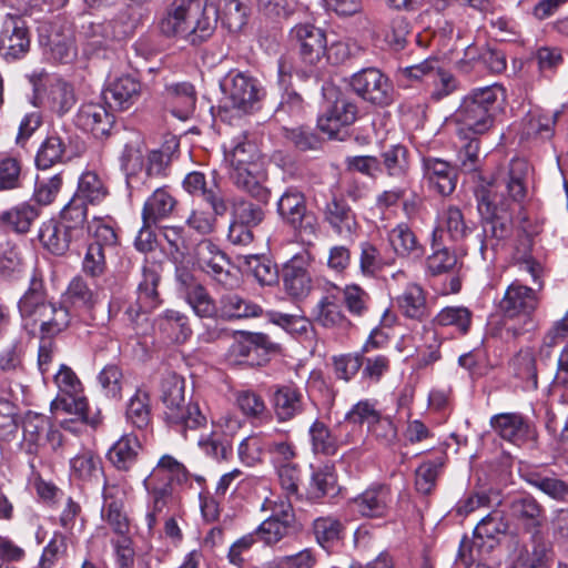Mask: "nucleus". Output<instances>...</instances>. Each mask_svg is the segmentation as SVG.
Returning a JSON list of instances; mask_svg holds the SVG:
<instances>
[{
    "instance_id": "f257e3e1",
    "label": "nucleus",
    "mask_w": 568,
    "mask_h": 568,
    "mask_svg": "<svg viewBox=\"0 0 568 568\" xmlns=\"http://www.w3.org/2000/svg\"><path fill=\"white\" fill-rule=\"evenodd\" d=\"M532 169L524 159H513L506 179L491 184L478 195V211L485 217L480 252L496 250L510 232L511 214L527 197Z\"/></svg>"
},
{
    "instance_id": "f03ea898",
    "label": "nucleus",
    "mask_w": 568,
    "mask_h": 568,
    "mask_svg": "<svg viewBox=\"0 0 568 568\" xmlns=\"http://www.w3.org/2000/svg\"><path fill=\"white\" fill-rule=\"evenodd\" d=\"M224 161L237 187L261 202L268 200L270 192L265 186L267 174L254 142L244 134L234 138L229 145H224Z\"/></svg>"
},
{
    "instance_id": "7ed1b4c3",
    "label": "nucleus",
    "mask_w": 568,
    "mask_h": 568,
    "mask_svg": "<svg viewBox=\"0 0 568 568\" xmlns=\"http://www.w3.org/2000/svg\"><path fill=\"white\" fill-rule=\"evenodd\" d=\"M216 11L199 0H174L160 22L161 31L199 44L214 31Z\"/></svg>"
},
{
    "instance_id": "20e7f679",
    "label": "nucleus",
    "mask_w": 568,
    "mask_h": 568,
    "mask_svg": "<svg viewBox=\"0 0 568 568\" xmlns=\"http://www.w3.org/2000/svg\"><path fill=\"white\" fill-rule=\"evenodd\" d=\"M506 91L498 84L471 90L455 113L457 133L460 138L484 134L493 125L491 110L498 100H505Z\"/></svg>"
},
{
    "instance_id": "39448f33",
    "label": "nucleus",
    "mask_w": 568,
    "mask_h": 568,
    "mask_svg": "<svg viewBox=\"0 0 568 568\" xmlns=\"http://www.w3.org/2000/svg\"><path fill=\"white\" fill-rule=\"evenodd\" d=\"M171 156L162 150H148L140 142L125 144L120 168L130 190L149 186L153 179L166 175Z\"/></svg>"
},
{
    "instance_id": "423d86ee",
    "label": "nucleus",
    "mask_w": 568,
    "mask_h": 568,
    "mask_svg": "<svg viewBox=\"0 0 568 568\" xmlns=\"http://www.w3.org/2000/svg\"><path fill=\"white\" fill-rule=\"evenodd\" d=\"M19 311L26 326L39 324L47 336L60 333L69 324L68 310L45 302L42 281L36 275L31 277L28 291L19 301Z\"/></svg>"
},
{
    "instance_id": "0eeeda50",
    "label": "nucleus",
    "mask_w": 568,
    "mask_h": 568,
    "mask_svg": "<svg viewBox=\"0 0 568 568\" xmlns=\"http://www.w3.org/2000/svg\"><path fill=\"white\" fill-rule=\"evenodd\" d=\"M190 477L191 474L183 464L171 455H163L143 480L150 497L149 509L162 513L172 495V484H186Z\"/></svg>"
},
{
    "instance_id": "6e6552de",
    "label": "nucleus",
    "mask_w": 568,
    "mask_h": 568,
    "mask_svg": "<svg viewBox=\"0 0 568 568\" xmlns=\"http://www.w3.org/2000/svg\"><path fill=\"white\" fill-rule=\"evenodd\" d=\"M162 402L165 406V419L171 426L184 430L206 425V416L199 404L185 403L184 384L178 376H169L162 382Z\"/></svg>"
},
{
    "instance_id": "1a4fd4ad",
    "label": "nucleus",
    "mask_w": 568,
    "mask_h": 568,
    "mask_svg": "<svg viewBox=\"0 0 568 568\" xmlns=\"http://www.w3.org/2000/svg\"><path fill=\"white\" fill-rule=\"evenodd\" d=\"M222 108L235 110L240 114L251 113L258 109L265 97V89L261 82L251 74L231 70L220 82Z\"/></svg>"
},
{
    "instance_id": "9d476101",
    "label": "nucleus",
    "mask_w": 568,
    "mask_h": 568,
    "mask_svg": "<svg viewBox=\"0 0 568 568\" xmlns=\"http://www.w3.org/2000/svg\"><path fill=\"white\" fill-rule=\"evenodd\" d=\"M29 80L33 87V104L58 115L68 113L75 104L74 89L62 78L44 70H34Z\"/></svg>"
},
{
    "instance_id": "9b49d317",
    "label": "nucleus",
    "mask_w": 568,
    "mask_h": 568,
    "mask_svg": "<svg viewBox=\"0 0 568 568\" xmlns=\"http://www.w3.org/2000/svg\"><path fill=\"white\" fill-rule=\"evenodd\" d=\"M131 22L126 12L103 22H85L80 34L84 38L83 53L87 57L99 54L114 42L124 39L131 32Z\"/></svg>"
},
{
    "instance_id": "f8f14e48",
    "label": "nucleus",
    "mask_w": 568,
    "mask_h": 568,
    "mask_svg": "<svg viewBox=\"0 0 568 568\" xmlns=\"http://www.w3.org/2000/svg\"><path fill=\"white\" fill-rule=\"evenodd\" d=\"M54 382L59 394L50 404L51 412L55 415L64 413L85 417L88 399L83 395L82 384L75 373L70 367L61 365L54 375Z\"/></svg>"
},
{
    "instance_id": "ddd939ff",
    "label": "nucleus",
    "mask_w": 568,
    "mask_h": 568,
    "mask_svg": "<svg viewBox=\"0 0 568 568\" xmlns=\"http://www.w3.org/2000/svg\"><path fill=\"white\" fill-rule=\"evenodd\" d=\"M263 508L271 509L272 514L255 529L258 540L266 546H274L288 535L294 520L291 501L266 499Z\"/></svg>"
},
{
    "instance_id": "4468645a",
    "label": "nucleus",
    "mask_w": 568,
    "mask_h": 568,
    "mask_svg": "<svg viewBox=\"0 0 568 568\" xmlns=\"http://www.w3.org/2000/svg\"><path fill=\"white\" fill-rule=\"evenodd\" d=\"M281 219L301 233L314 235L317 231L316 219L307 213L304 194L296 187H288L277 201Z\"/></svg>"
},
{
    "instance_id": "2eb2a0df",
    "label": "nucleus",
    "mask_w": 568,
    "mask_h": 568,
    "mask_svg": "<svg viewBox=\"0 0 568 568\" xmlns=\"http://www.w3.org/2000/svg\"><path fill=\"white\" fill-rule=\"evenodd\" d=\"M509 547L511 568H548L552 559L550 544L537 534L527 541L514 538Z\"/></svg>"
},
{
    "instance_id": "dca6fc26",
    "label": "nucleus",
    "mask_w": 568,
    "mask_h": 568,
    "mask_svg": "<svg viewBox=\"0 0 568 568\" xmlns=\"http://www.w3.org/2000/svg\"><path fill=\"white\" fill-rule=\"evenodd\" d=\"M30 49V33L26 22L7 16L0 30V55L8 62L22 59Z\"/></svg>"
},
{
    "instance_id": "f3484780",
    "label": "nucleus",
    "mask_w": 568,
    "mask_h": 568,
    "mask_svg": "<svg viewBox=\"0 0 568 568\" xmlns=\"http://www.w3.org/2000/svg\"><path fill=\"white\" fill-rule=\"evenodd\" d=\"M291 40L298 48L301 59L305 64L316 65L326 54V34L314 24H296L291 30Z\"/></svg>"
},
{
    "instance_id": "a211bd4d",
    "label": "nucleus",
    "mask_w": 568,
    "mask_h": 568,
    "mask_svg": "<svg viewBox=\"0 0 568 568\" xmlns=\"http://www.w3.org/2000/svg\"><path fill=\"white\" fill-rule=\"evenodd\" d=\"M351 87L364 100L378 105L390 101L392 84L377 69L367 68L353 74Z\"/></svg>"
},
{
    "instance_id": "6ab92c4d",
    "label": "nucleus",
    "mask_w": 568,
    "mask_h": 568,
    "mask_svg": "<svg viewBox=\"0 0 568 568\" xmlns=\"http://www.w3.org/2000/svg\"><path fill=\"white\" fill-rule=\"evenodd\" d=\"M142 84L128 73L111 75L108 80L103 97L110 108L125 111L133 106L141 98Z\"/></svg>"
},
{
    "instance_id": "aec40b11",
    "label": "nucleus",
    "mask_w": 568,
    "mask_h": 568,
    "mask_svg": "<svg viewBox=\"0 0 568 568\" xmlns=\"http://www.w3.org/2000/svg\"><path fill=\"white\" fill-rule=\"evenodd\" d=\"M538 306L536 292L519 282L511 283L500 301V308L508 317L523 315L525 317L526 329L534 326L531 314Z\"/></svg>"
},
{
    "instance_id": "412c9836",
    "label": "nucleus",
    "mask_w": 568,
    "mask_h": 568,
    "mask_svg": "<svg viewBox=\"0 0 568 568\" xmlns=\"http://www.w3.org/2000/svg\"><path fill=\"white\" fill-rule=\"evenodd\" d=\"M507 524L498 511L484 517L474 529L470 547V558L481 559L498 544V537L507 531Z\"/></svg>"
},
{
    "instance_id": "4be33fe9",
    "label": "nucleus",
    "mask_w": 568,
    "mask_h": 568,
    "mask_svg": "<svg viewBox=\"0 0 568 568\" xmlns=\"http://www.w3.org/2000/svg\"><path fill=\"white\" fill-rule=\"evenodd\" d=\"M312 257L307 252L295 254L283 267V285L294 298L306 297L312 290V277L308 272Z\"/></svg>"
},
{
    "instance_id": "5701e85b",
    "label": "nucleus",
    "mask_w": 568,
    "mask_h": 568,
    "mask_svg": "<svg viewBox=\"0 0 568 568\" xmlns=\"http://www.w3.org/2000/svg\"><path fill=\"white\" fill-rule=\"evenodd\" d=\"M490 426L500 438L523 446L535 438V429L519 413H500L491 416Z\"/></svg>"
},
{
    "instance_id": "b1692460",
    "label": "nucleus",
    "mask_w": 568,
    "mask_h": 568,
    "mask_svg": "<svg viewBox=\"0 0 568 568\" xmlns=\"http://www.w3.org/2000/svg\"><path fill=\"white\" fill-rule=\"evenodd\" d=\"M355 510L365 518H383L393 503L389 485L375 484L353 499Z\"/></svg>"
},
{
    "instance_id": "393cba45",
    "label": "nucleus",
    "mask_w": 568,
    "mask_h": 568,
    "mask_svg": "<svg viewBox=\"0 0 568 568\" xmlns=\"http://www.w3.org/2000/svg\"><path fill=\"white\" fill-rule=\"evenodd\" d=\"M323 217L334 233L344 240H352L358 223L351 206L342 199L333 197L323 209Z\"/></svg>"
},
{
    "instance_id": "a878e982",
    "label": "nucleus",
    "mask_w": 568,
    "mask_h": 568,
    "mask_svg": "<svg viewBox=\"0 0 568 568\" xmlns=\"http://www.w3.org/2000/svg\"><path fill=\"white\" fill-rule=\"evenodd\" d=\"M160 281L159 272L153 267H143L142 281L138 286V308L130 306L125 314L131 322H135L141 313H148L155 310L161 304L160 295L156 290Z\"/></svg>"
},
{
    "instance_id": "bb28decb",
    "label": "nucleus",
    "mask_w": 568,
    "mask_h": 568,
    "mask_svg": "<svg viewBox=\"0 0 568 568\" xmlns=\"http://www.w3.org/2000/svg\"><path fill=\"white\" fill-rule=\"evenodd\" d=\"M357 108L345 98H338L317 120L320 130L334 138L342 128L348 126L356 120Z\"/></svg>"
},
{
    "instance_id": "cd10ccee",
    "label": "nucleus",
    "mask_w": 568,
    "mask_h": 568,
    "mask_svg": "<svg viewBox=\"0 0 568 568\" xmlns=\"http://www.w3.org/2000/svg\"><path fill=\"white\" fill-rule=\"evenodd\" d=\"M194 257L199 267L216 281L223 282L227 276V258L211 240H203L196 244Z\"/></svg>"
},
{
    "instance_id": "c85d7f7f",
    "label": "nucleus",
    "mask_w": 568,
    "mask_h": 568,
    "mask_svg": "<svg viewBox=\"0 0 568 568\" xmlns=\"http://www.w3.org/2000/svg\"><path fill=\"white\" fill-rule=\"evenodd\" d=\"M75 124L97 138L109 133L113 124V115L100 103H84L75 115Z\"/></svg>"
},
{
    "instance_id": "c756f323",
    "label": "nucleus",
    "mask_w": 568,
    "mask_h": 568,
    "mask_svg": "<svg viewBox=\"0 0 568 568\" xmlns=\"http://www.w3.org/2000/svg\"><path fill=\"white\" fill-rule=\"evenodd\" d=\"M194 87L189 82L173 83L165 88V103L173 116L187 120L195 109Z\"/></svg>"
},
{
    "instance_id": "7c9ffc66",
    "label": "nucleus",
    "mask_w": 568,
    "mask_h": 568,
    "mask_svg": "<svg viewBox=\"0 0 568 568\" xmlns=\"http://www.w3.org/2000/svg\"><path fill=\"white\" fill-rule=\"evenodd\" d=\"M154 327L165 339L176 344L185 343L192 335L187 316L174 310H166L160 314Z\"/></svg>"
},
{
    "instance_id": "2f4dec72",
    "label": "nucleus",
    "mask_w": 568,
    "mask_h": 568,
    "mask_svg": "<svg viewBox=\"0 0 568 568\" xmlns=\"http://www.w3.org/2000/svg\"><path fill=\"white\" fill-rule=\"evenodd\" d=\"M417 368H425L440 358L442 341L433 326L423 325L413 335Z\"/></svg>"
},
{
    "instance_id": "473e14b6",
    "label": "nucleus",
    "mask_w": 568,
    "mask_h": 568,
    "mask_svg": "<svg viewBox=\"0 0 568 568\" xmlns=\"http://www.w3.org/2000/svg\"><path fill=\"white\" fill-rule=\"evenodd\" d=\"M470 227L467 225L464 214L458 206L448 205L438 215L437 226L433 232L434 246L437 245V241H443L444 233L453 241H459L464 239Z\"/></svg>"
},
{
    "instance_id": "72a5a7b5",
    "label": "nucleus",
    "mask_w": 568,
    "mask_h": 568,
    "mask_svg": "<svg viewBox=\"0 0 568 568\" xmlns=\"http://www.w3.org/2000/svg\"><path fill=\"white\" fill-rule=\"evenodd\" d=\"M424 176L429 185L442 195H449L456 187V175L450 165L440 159L423 160Z\"/></svg>"
},
{
    "instance_id": "f704fd0d",
    "label": "nucleus",
    "mask_w": 568,
    "mask_h": 568,
    "mask_svg": "<svg viewBox=\"0 0 568 568\" xmlns=\"http://www.w3.org/2000/svg\"><path fill=\"white\" fill-rule=\"evenodd\" d=\"M272 406L278 422H288L303 412V394L294 386H282L275 390Z\"/></svg>"
},
{
    "instance_id": "c9c22d12",
    "label": "nucleus",
    "mask_w": 568,
    "mask_h": 568,
    "mask_svg": "<svg viewBox=\"0 0 568 568\" xmlns=\"http://www.w3.org/2000/svg\"><path fill=\"white\" fill-rule=\"evenodd\" d=\"M183 187L191 195L202 196L216 214L226 212V204L220 189L215 184L209 186L203 173L196 171L189 173L183 180Z\"/></svg>"
},
{
    "instance_id": "e433bc0d",
    "label": "nucleus",
    "mask_w": 568,
    "mask_h": 568,
    "mask_svg": "<svg viewBox=\"0 0 568 568\" xmlns=\"http://www.w3.org/2000/svg\"><path fill=\"white\" fill-rule=\"evenodd\" d=\"M70 476L81 483H91L102 475L100 456L90 448H82L69 460Z\"/></svg>"
},
{
    "instance_id": "4c0bfd02",
    "label": "nucleus",
    "mask_w": 568,
    "mask_h": 568,
    "mask_svg": "<svg viewBox=\"0 0 568 568\" xmlns=\"http://www.w3.org/2000/svg\"><path fill=\"white\" fill-rule=\"evenodd\" d=\"M77 237L78 235L63 223L54 220L44 222L39 233V239L43 246L55 255L63 254L69 248L70 242Z\"/></svg>"
},
{
    "instance_id": "58836bf2",
    "label": "nucleus",
    "mask_w": 568,
    "mask_h": 568,
    "mask_svg": "<svg viewBox=\"0 0 568 568\" xmlns=\"http://www.w3.org/2000/svg\"><path fill=\"white\" fill-rule=\"evenodd\" d=\"M49 428V420L44 415L28 412L22 422V447L28 454H37L44 444V435Z\"/></svg>"
},
{
    "instance_id": "ea45409f",
    "label": "nucleus",
    "mask_w": 568,
    "mask_h": 568,
    "mask_svg": "<svg viewBox=\"0 0 568 568\" xmlns=\"http://www.w3.org/2000/svg\"><path fill=\"white\" fill-rule=\"evenodd\" d=\"M388 242L397 256L419 258L424 253L416 235L410 227L400 223L388 233Z\"/></svg>"
},
{
    "instance_id": "a19ab883",
    "label": "nucleus",
    "mask_w": 568,
    "mask_h": 568,
    "mask_svg": "<svg viewBox=\"0 0 568 568\" xmlns=\"http://www.w3.org/2000/svg\"><path fill=\"white\" fill-rule=\"evenodd\" d=\"M311 315L315 323L325 328L343 327L347 320L333 294L323 295L314 305Z\"/></svg>"
},
{
    "instance_id": "79ce46f5",
    "label": "nucleus",
    "mask_w": 568,
    "mask_h": 568,
    "mask_svg": "<svg viewBox=\"0 0 568 568\" xmlns=\"http://www.w3.org/2000/svg\"><path fill=\"white\" fill-rule=\"evenodd\" d=\"M175 204V199L165 189H156L143 205V222L146 225H155L172 213Z\"/></svg>"
},
{
    "instance_id": "37998d69",
    "label": "nucleus",
    "mask_w": 568,
    "mask_h": 568,
    "mask_svg": "<svg viewBox=\"0 0 568 568\" xmlns=\"http://www.w3.org/2000/svg\"><path fill=\"white\" fill-rule=\"evenodd\" d=\"M312 529L316 542L328 549L343 538L345 526L339 518L328 515L314 519Z\"/></svg>"
},
{
    "instance_id": "c03bdc74",
    "label": "nucleus",
    "mask_w": 568,
    "mask_h": 568,
    "mask_svg": "<svg viewBox=\"0 0 568 568\" xmlns=\"http://www.w3.org/2000/svg\"><path fill=\"white\" fill-rule=\"evenodd\" d=\"M562 110L548 113L540 108L529 110L525 118L524 133L527 136L550 138L554 133V126L561 114Z\"/></svg>"
},
{
    "instance_id": "a18cd8bd",
    "label": "nucleus",
    "mask_w": 568,
    "mask_h": 568,
    "mask_svg": "<svg viewBox=\"0 0 568 568\" xmlns=\"http://www.w3.org/2000/svg\"><path fill=\"white\" fill-rule=\"evenodd\" d=\"M109 194L108 187L101 178L92 171L81 174L78 187L73 196L79 197L85 204H98Z\"/></svg>"
},
{
    "instance_id": "49530a36",
    "label": "nucleus",
    "mask_w": 568,
    "mask_h": 568,
    "mask_svg": "<svg viewBox=\"0 0 568 568\" xmlns=\"http://www.w3.org/2000/svg\"><path fill=\"white\" fill-rule=\"evenodd\" d=\"M446 464L444 453L423 462L415 471V487L418 493L428 495L436 485V480Z\"/></svg>"
},
{
    "instance_id": "de8ad7c7",
    "label": "nucleus",
    "mask_w": 568,
    "mask_h": 568,
    "mask_svg": "<svg viewBox=\"0 0 568 568\" xmlns=\"http://www.w3.org/2000/svg\"><path fill=\"white\" fill-rule=\"evenodd\" d=\"M511 515L527 527H538L544 520V510L531 496L515 498L510 504Z\"/></svg>"
},
{
    "instance_id": "09e8293b",
    "label": "nucleus",
    "mask_w": 568,
    "mask_h": 568,
    "mask_svg": "<svg viewBox=\"0 0 568 568\" xmlns=\"http://www.w3.org/2000/svg\"><path fill=\"white\" fill-rule=\"evenodd\" d=\"M140 443L133 435L122 436L109 450L110 462L121 470L129 469L136 459Z\"/></svg>"
},
{
    "instance_id": "8fccbe9b",
    "label": "nucleus",
    "mask_w": 568,
    "mask_h": 568,
    "mask_svg": "<svg viewBox=\"0 0 568 568\" xmlns=\"http://www.w3.org/2000/svg\"><path fill=\"white\" fill-rule=\"evenodd\" d=\"M268 433H257L244 438L239 445V458L246 466L261 464L267 453Z\"/></svg>"
},
{
    "instance_id": "3c124183",
    "label": "nucleus",
    "mask_w": 568,
    "mask_h": 568,
    "mask_svg": "<svg viewBox=\"0 0 568 568\" xmlns=\"http://www.w3.org/2000/svg\"><path fill=\"white\" fill-rule=\"evenodd\" d=\"M64 140L58 134H50L40 144L36 155V164L39 169L47 170L61 163L65 155Z\"/></svg>"
},
{
    "instance_id": "603ef678",
    "label": "nucleus",
    "mask_w": 568,
    "mask_h": 568,
    "mask_svg": "<svg viewBox=\"0 0 568 568\" xmlns=\"http://www.w3.org/2000/svg\"><path fill=\"white\" fill-rule=\"evenodd\" d=\"M397 304L403 314L409 318L420 320L426 314V297L417 284H409L397 297Z\"/></svg>"
},
{
    "instance_id": "864d4df0",
    "label": "nucleus",
    "mask_w": 568,
    "mask_h": 568,
    "mask_svg": "<svg viewBox=\"0 0 568 568\" xmlns=\"http://www.w3.org/2000/svg\"><path fill=\"white\" fill-rule=\"evenodd\" d=\"M221 313L229 318L257 317L262 314V307L236 294H226L221 297Z\"/></svg>"
},
{
    "instance_id": "5fc2aeb1",
    "label": "nucleus",
    "mask_w": 568,
    "mask_h": 568,
    "mask_svg": "<svg viewBox=\"0 0 568 568\" xmlns=\"http://www.w3.org/2000/svg\"><path fill=\"white\" fill-rule=\"evenodd\" d=\"M267 454L272 465L277 468L281 465L293 464L296 456L295 446L286 433L273 435L268 433Z\"/></svg>"
},
{
    "instance_id": "6e6d98bb",
    "label": "nucleus",
    "mask_w": 568,
    "mask_h": 568,
    "mask_svg": "<svg viewBox=\"0 0 568 568\" xmlns=\"http://www.w3.org/2000/svg\"><path fill=\"white\" fill-rule=\"evenodd\" d=\"M266 318L295 337H306L312 331L310 320L303 315L270 311L266 313Z\"/></svg>"
},
{
    "instance_id": "4d7b16f0",
    "label": "nucleus",
    "mask_w": 568,
    "mask_h": 568,
    "mask_svg": "<svg viewBox=\"0 0 568 568\" xmlns=\"http://www.w3.org/2000/svg\"><path fill=\"white\" fill-rule=\"evenodd\" d=\"M513 367L515 374L525 382L526 389L537 388L536 359L531 348H521L513 359Z\"/></svg>"
},
{
    "instance_id": "13d9d810",
    "label": "nucleus",
    "mask_w": 568,
    "mask_h": 568,
    "mask_svg": "<svg viewBox=\"0 0 568 568\" xmlns=\"http://www.w3.org/2000/svg\"><path fill=\"white\" fill-rule=\"evenodd\" d=\"M185 300L194 314L199 317L211 318L217 314L215 302L209 292L200 284L192 285L187 288Z\"/></svg>"
},
{
    "instance_id": "bf43d9fd",
    "label": "nucleus",
    "mask_w": 568,
    "mask_h": 568,
    "mask_svg": "<svg viewBox=\"0 0 568 568\" xmlns=\"http://www.w3.org/2000/svg\"><path fill=\"white\" fill-rule=\"evenodd\" d=\"M39 211L34 205L20 203L2 214V221L19 233L28 232Z\"/></svg>"
},
{
    "instance_id": "052dcab7",
    "label": "nucleus",
    "mask_w": 568,
    "mask_h": 568,
    "mask_svg": "<svg viewBox=\"0 0 568 568\" xmlns=\"http://www.w3.org/2000/svg\"><path fill=\"white\" fill-rule=\"evenodd\" d=\"M434 322L440 326H453L466 334L471 324V312L465 306H447L440 310Z\"/></svg>"
},
{
    "instance_id": "680f3d73",
    "label": "nucleus",
    "mask_w": 568,
    "mask_h": 568,
    "mask_svg": "<svg viewBox=\"0 0 568 568\" xmlns=\"http://www.w3.org/2000/svg\"><path fill=\"white\" fill-rule=\"evenodd\" d=\"M312 449L315 454L334 455L337 450V440L332 435L329 428L321 420L316 419L310 427Z\"/></svg>"
},
{
    "instance_id": "e2e57ef3",
    "label": "nucleus",
    "mask_w": 568,
    "mask_h": 568,
    "mask_svg": "<svg viewBox=\"0 0 568 568\" xmlns=\"http://www.w3.org/2000/svg\"><path fill=\"white\" fill-rule=\"evenodd\" d=\"M384 168L389 176L403 178L409 169L408 151L400 144L392 145L382 153Z\"/></svg>"
},
{
    "instance_id": "0e129e2a",
    "label": "nucleus",
    "mask_w": 568,
    "mask_h": 568,
    "mask_svg": "<svg viewBox=\"0 0 568 568\" xmlns=\"http://www.w3.org/2000/svg\"><path fill=\"white\" fill-rule=\"evenodd\" d=\"M305 106L303 99L295 91L285 90L281 101L274 112L277 121L285 122L287 120L298 121L303 118Z\"/></svg>"
},
{
    "instance_id": "69168bd1",
    "label": "nucleus",
    "mask_w": 568,
    "mask_h": 568,
    "mask_svg": "<svg viewBox=\"0 0 568 568\" xmlns=\"http://www.w3.org/2000/svg\"><path fill=\"white\" fill-rule=\"evenodd\" d=\"M219 11L230 31H240L246 23L248 8L241 0H222Z\"/></svg>"
},
{
    "instance_id": "338daca9",
    "label": "nucleus",
    "mask_w": 568,
    "mask_h": 568,
    "mask_svg": "<svg viewBox=\"0 0 568 568\" xmlns=\"http://www.w3.org/2000/svg\"><path fill=\"white\" fill-rule=\"evenodd\" d=\"M234 402L242 414L248 418H260L266 412L263 397L252 389L236 390Z\"/></svg>"
},
{
    "instance_id": "774afa93",
    "label": "nucleus",
    "mask_w": 568,
    "mask_h": 568,
    "mask_svg": "<svg viewBox=\"0 0 568 568\" xmlns=\"http://www.w3.org/2000/svg\"><path fill=\"white\" fill-rule=\"evenodd\" d=\"M317 564V552L313 548L275 558L266 562L263 568H314Z\"/></svg>"
}]
</instances>
